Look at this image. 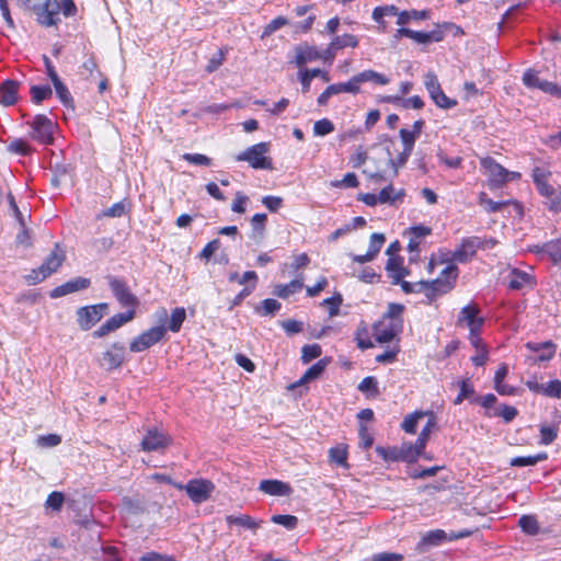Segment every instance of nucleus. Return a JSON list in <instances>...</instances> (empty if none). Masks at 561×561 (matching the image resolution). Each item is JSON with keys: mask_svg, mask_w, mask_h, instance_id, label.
I'll return each mask as SVG.
<instances>
[{"mask_svg": "<svg viewBox=\"0 0 561 561\" xmlns=\"http://www.w3.org/2000/svg\"><path fill=\"white\" fill-rule=\"evenodd\" d=\"M518 525L529 536H536L540 531L539 523L534 515H523L518 520Z\"/></svg>", "mask_w": 561, "mask_h": 561, "instance_id": "c9c22d12", "label": "nucleus"}, {"mask_svg": "<svg viewBox=\"0 0 561 561\" xmlns=\"http://www.w3.org/2000/svg\"><path fill=\"white\" fill-rule=\"evenodd\" d=\"M266 220H267V216H266V214H263V213L255 214L251 219L252 229H253L254 233H256L259 237L263 236V232L265 230Z\"/></svg>", "mask_w": 561, "mask_h": 561, "instance_id": "680f3d73", "label": "nucleus"}, {"mask_svg": "<svg viewBox=\"0 0 561 561\" xmlns=\"http://www.w3.org/2000/svg\"><path fill=\"white\" fill-rule=\"evenodd\" d=\"M545 397L561 399V380H550L545 386Z\"/></svg>", "mask_w": 561, "mask_h": 561, "instance_id": "e2e57ef3", "label": "nucleus"}, {"mask_svg": "<svg viewBox=\"0 0 561 561\" xmlns=\"http://www.w3.org/2000/svg\"><path fill=\"white\" fill-rule=\"evenodd\" d=\"M108 287L118 304L124 308L135 309L139 304L138 298L130 291L125 279L107 275Z\"/></svg>", "mask_w": 561, "mask_h": 561, "instance_id": "0eeeda50", "label": "nucleus"}, {"mask_svg": "<svg viewBox=\"0 0 561 561\" xmlns=\"http://www.w3.org/2000/svg\"><path fill=\"white\" fill-rule=\"evenodd\" d=\"M124 505L131 514H142L146 511L145 503L137 497H125Z\"/></svg>", "mask_w": 561, "mask_h": 561, "instance_id": "4d7b16f0", "label": "nucleus"}, {"mask_svg": "<svg viewBox=\"0 0 561 561\" xmlns=\"http://www.w3.org/2000/svg\"><path fill=\"white\" fill-rule=\"evenodd\" d=\"M377 454L386 461H400L398 447H381L376 448Z\"/></svg>", "mask_w": 561, "mask_h": 561, "instance_id": "13d9d810", "label": "nucleus"}, {"mask_svg": "<svg viewBox=\"0 0 561 561\" xmlns=\"http://www.w3.org/2000/svg\"><path fill=\"white\" fill-rule=\"evenodd\" d=\"M558 436V427L551 425H541L540 426V444L541 445H550L552 444Z\"/></svg>", "mask_w": 561, "mask_h": 561, "instance_id": "09e8293b", "label": "nucleus"}, {"mask_svg": "<svg viewBox=\"0 0 561 561\" xmlns=\"http://www.w3.org/2000/svg\"><path fill=\"white\" fill-rule=\"evenodd\" d=\"M474 394V388L469 378H465L459 381V393L454 400V404L458 405L463 402V400L470 398Z\"/></svg>", "mask_w": 561, "mask_h": 561, "instance_id": "79ce46f5", "label": "nucleus"}, {"mask_svg": "<svg viewBox=\"0 0 561 561\" xmlns=\"http://www.w3.org/2000/svg\"><path fill=\"white\" fill-rule=\"evenodd\" d=\"M476 531H478L477 528L476 529H462L459 531H450L449 534H447L443 529L430 530L422 536L420 542L417 543V550L424 551L430 547L440 546L446 540L454 541V540L467 538V537L472 536Z\"/></svg>", "mask_w": 561, "mask_h": 561, "instance_id": "7ed1b4c3", "label": "nucleus"}, {"mask_svg": "<svg viewBox=\"0 0 561 561\" xmlns=\"http://www.w3.org/2000/svg\"><path fill=\"white\" fill-rule=\"evenodd\" d=\"M186 319V311L183 307L174 308L171 312L169 324L167 328V331L171 332H179L181 330V327L183 322Z\"/></svg>", "mask_w": 561, "mask_h": 561, "instance_id": "e433bc0d", "label": "nucleus"}, {"mask_svg": "<svg viewBox=\"0 0 561 561\" xmlns=\"http://www.w3.org/2000/svg\"><path fill=\"white\" fill-rule=\"evenodd\" d=\"M354 81L357 83L359 88L362 83L366 82H371L377 85H386L390 82V79L382 73L368 69L355 75Z\"/></svg>", "mask_w": 561, "mask_h": 561, "instance_id": "b1692460", "label": "nucleus"}, {"mask_svg": "<svg viewBox=\"0 0 561 561\" xmlns=\"http://www.w3.org/2000/svg\"><path fill=\"white\" fill-rule=\"evenodd\" d=\"M480 245V237L462 239L460 245L453 252L451 259L458 263H468L476 255Z\"/></svg>", "mask_w": 561, "mask_h": 561, "instance_id": "2eb2a0df", "label": "nucleus"}, {"mask_svg": "<svg viewBox=\"0 0 561 561\" xmlns=\"http://www.w3.org/2000/svg\"><path fill=\"white\" fill-rule=\"evenodd\" d=\"M259 490L274 496H287L291 492L289 484L278 480H262Z\"/></svg>", "mask_w": 561, "mask_h": 561, "instance_id": "4be33fe9", "label": "nucleus"}, {"mask_svg": "<svg viewBox=\"0 0 561 561\" xmlns=\"http://www.w3.org/2000/svg\"><path fill=\"white\" fill-rule=\"evenodd\" d=\"M329 458L332 462H335L341 466H346L347 450L345 447L342 446L332 447L329 450Z\"/></svg>", "mask_w": 561, "mask_h": 561, "instance_id": "3c124183", "label": "nucleus"}, {"mask_svg": "<svg viewBox=\"0 0 561 561\" xmlns=\"http://www.w3.org/2000/svg\"><path fill=\"white\" fill-rule=\"evenodd\" d=\"M430 16V12L427 10H410V11H402L400 14H398L397 24L400 26H403L408 24L411 20L414 21H421L426 20Z\"/></svg>", "mask_w": 561, "mask_h": 561, "instance_id": "f704fd0d", "label": "nucleus"}, {"mask_svg": "<svg viewBox=\"0 0 561 561\" xmlns=\"http://www.w3.org/2000/svg\"><path fill=\"white\" fill-rule=\"evenodd\" d=\"M399 448L400 461L413 462L423 453L414 443H403Z\"/></svg>", "mask_w": 561, "mask_h": 561, "instance_id": "7c9ffc66", "label": "nucleus"}, {"mask_svg": "<svg viewBox=\"0 0 561 561\" xmlns=\"http://www.w3.org/2000/svg\"><path fill=\"white\" fill-rule=\"evenodd\" d=\"M479 203L488 213H497L504 206L508 204V202H495L488 197L485 193H481L479 197Z\"/></svg>", "mask_w": 561, "mask_h": 561, "instance_id": "a18cd8bd", "label": "nucleus"}, {"mask_svg": "<svg viewBox=\"0 0 561 561\" xmlns=\"http://www.w3.org/2000/svg\"><path fill=\"white\" fill-rule=\"evenodd\" d=\"M481 168L489 175V182L491 187H500L504 183L518 179L519 173L510 172L500 163H497L492 157H485L480 160Z\"/></svg>", "mask_w": 561, "mask_h": 561, "instance_id": "423d86ee", "label": "nucleus"}, {"mask_svg": "<svg viewBox=\"0 0 561 561\" xmlns=\"http://www.w3.org/2000/svg\"><path fill=\"white\" fill-rule=\"evenodd\" d=\"M170 437L157 428L148 430L141 440V448L146 451H160L170 445Z\"/></svg>", "mask_w": 561, "mask_h": 561, "instance_id": "dca6fc26", "label": "nucleus"}, {"mask_svg": "<svg viewBox=\"0 0 561 561\" xmlns=\"http://www.w3.org/2000/svg\"><path fill=\"white\" fill-rule=\"evenodd\" d=\"M318 58V51L313 47L309 46H297L296 47V64L302 66L308 61Z\"/></svg>", "mask_w": 561, "mask_h": 561, "instance_id": "58836bf2", "label": "nucleus"}, {"mask_svg": "<svg viewBox=\"0 0 561 561\" xmlns=\"http://www.w3.org/2000/svg\"><path fill=\"white\" fill-rule=\"evenodd\" d=\"M404 557L397 552H379L371 556L369 561H403Z\"/></svg>", "mask_w": 561, "mask_h": 561, "instance_id": "774afa93", "label": "nucleus"}, {"mask_svg": "<svg viewBox=\"0 0 561 561\" xmlns=\"http://www.w3.org/2000/svg\"><path fill=\"white\" fill-rule=\"evenodd\" d=\"M327 367V360L320 359L316 364H313L311 367H309L306 373L302 375V377L295 383L290 386L291 389L305 385L311 380L317 379L321 376V374L324 371Z\"/></svg>", "mask_w": 561, "mask_h": 561, "instance_id": "a878e982", "label": "nucleus"}, {"mask_svg": "<svg viewBox=\"0 0 561 561\" xmlns=\"http://www.w3.org/2000/svg\"><path fill=\"white\" fill-rule=\"evenodd\" d=\"M409 38L413 39L417 44H430L433 42H442L444 39V33L439 30H433L431 32L413 31L410 28Z\"/></svg>", "mask_w": 561, "mask_h": 561, "instance_id": "393cba45", "label": "nucleus"}, {"mask_svg": "<svg viewBox=\"0 0 561 561\" xmlns=\"http://www.w3.org/2000/svg\"><path fill=\"white\" fill-rule=\"evenodd\" d=\"M34 13L36 14V20L41 25L46 27L57 25L60 21V3L58 0L44 1L43 4L39 5V9H36Z\"/></svg>", "mask_w": 561, "mask_h": 561, "instance_id": "f8f14e48", "label": "nucleus"}, {"mask_svg": "<svg viewBox=\"0 0 561 561\" xmlns=\"http://www.w3.org/2000/svg\"><path fill=\"white\" fill-rule=\"evenodd\" d=\"M522 80L527 88H536L543 91L545 93L561 96V88L558 84L547 80H541L538 77V73L531 69L524 72Z\"/></svg>", "mask_w": 561, "mask_h": 561, "instance_id": "4468645a", "label": "nucleus"}, {"mask_svg": "<svg viewBox=\"0 0 561 561\" xmlns=\"http://www.w3.org/2000/svg\"><path fill=\"white\" fill-rule=\"evenodd\" d=\"M526 347L536 354L534 358L535 362H548L556 353V345L551 341L543 343L528 342Z\"/></svg>", "mask_w": 561, "mask_h": 561, "instance_id": "412c9836", "label": "nucleus"}, {"mask_svg": "<svg viewBox=\"0 0 561 561\" xmlns=\"http://www.w3.org/2000/svg\"><path fill=\"white\" fill-rule=\"evenodd\" d=\"M423 414L422 413H413V414H409L404 421L402 422V428L404 432L409 433V434H414L415 431H416V426H417V421L420 417H422Z\"/></svg>", "mask_w": 561, "mask_h": 561, "instance_id": "69168bd1", "label": "nucleus"}, {"mask_svg": "<svg viewBox=\"0 0 561 561\" xmlns=\"http://www.w3.org/2000/svg\"><path fill=\"white\" fill-rule=\"evenodd\" d=\"M357 389L360 391V392H370L373 393L374 396H377L379 393V389H378V381L376 379V377L374 376H368V377H365L358 385Z\"/></svg>", "mask_w": 561, "mask_h": 561, "instance_id": "8fccbe9b", "label": "nucleus"}, {"mask_svg": "<svg viewBox=\"0 0 561 561\" xmlns=\"http://www.w3.org/2000/svg\"><path fill=\"white\" fill-rule=\"evenodd\" d=\"M404 196V191L400 190L396 194H393V186L389 184L388 186L383 187L379 194L378 199L379 204H396L398 201H401Z\"/></svg>", "mask_w": 561, "mask_h": 561, "instance_id": "4c0bfd02", "label": "nucleus"}, {"mask_svg": "<svg viewBox=\"0 0 561 561\" xmlns=\"http://www.w3.org/2000/svg\"><path fill=\"white\" fill-rule=\"evenodd\" d=\"M51 83H53L56 94H57L59 101L62 103V105H65L66 107H69V108H75L72 95H71L70 91L68 90V88L60 80V78L57 79V81H53Z\"/></svg>", "mask_w": 561, "mask_h": 561, "instance_id": "72a5a7b5", "label": "nucleus"}, {"mask_svg": "<svg viewBox=\"0 0 561 561\" xmlns=\"http://www.w3.org/2000/svg\"><path fill=\"white\" fill-rule=\"evenodd\" d=\"M182 158H183V160L187 161L188 163H192L195 165L208 167L211 164V159L202 153H184L182 156Z\"/></svg>", "mask_w": 561, "mask_h": 561, "instance_id": "bf43d9fd", "label": "nucleus"}, {"mask_svg": "<svg viewBox=\"0 0 561 561\" xmlns=\"http://www.w3.org/2000/svg\"><path fill=\"white\" fill-rule=\"evenodd\" d=\"M174 485L179 489H184L188 497L196 504L207 501L215 489L213 482L203 479L191 480L185 486L181 484Z\"/></svg>", "mask_w": 561, "mask_h": 561, "instance_id": "9d476101", "label": "nucleus"}, {"mask_svg": "<svg viewBox=\"0 0 561 561\" xmlns=\"http://www.w3.org/2000/svg\"><path fill=\"white\" fill-rule=\"evenodd\" d=\"M304 287L302 278H295L288 284L282 285L278 284L274 288V294L283 299L288 298L290 295H294L295 293L301 290Z\"/></svg>", "mask_w": 561, "mask_h": 561, "instance_id": "c85d7f7f", "label": "nucleus"}, {"mask_svg": "<svg viewBox=\"0 0 561 561\" xmlns=\"http://www.w3.org/2000/svg\"><path fill=\"white\" fill-rule=\"evenodd\" d=\"M386 238L382 233L375 232L370 236L368 253L376 257L381 247L383 245Z\"/></svg>", "mask_w": 561, "mask_h": 561, "instance_id": "5fc2aeb1", "label": "nucleus"}, {"mask_svg": "<svg viewBox=\"0 0 561 561\" xmlns=\"http://www.w3.org/2000/svg\"><path fill=\"white\" fill-rule=\"evenodd\" d=\"M65 259V252L59 248L58 244H56L55 249L44 260L42 265L31 271V273L26 276V280L30 284H38L43 282L59 270Z\"/></svg>", "mask_w": 561, "mask_h": 561, "instance_id": "f03ea898", "label": "nucleus"}, {"mask_svg": "<svg viewBox=\"0 0 561 561\" xmlns=\"http://www.w3.org/2000/svg\"><path fill=\"white\" fill-rule=\"evenodd\" d=\"M282 305L276 299L267 298L264 299L260 307L255 308V311L263 317L274 316L279 309Z\"/></svg>", "mask_w": 561, "mask_h": 561, "instance_id": "37998d69", "label": "nucleus"}, {"mask_svg": "<svg viewBox=\"0 0 561 561\" xmlns=\"http://www.w3.org/2000/svg\"><path fill=\"white\" fill-rule=\"evenodd\" d=\"M547 458V453H539L534 456H519L512 458L510 465L512 467H530L537 465L540 461L546 460Z\"/></svg>", "mask_w": 561, "mask_h": 561, "instance_id": "2f4dec72", "label": "nucleus"}, {"mask_svg": "<svg viewBox=\"0 0 561 561\" xmlns=\"http://www.w3.org/2000/svg\"><path fill=\"white\" fill-rule=\"evenodd\" d=\"M30 93L32 102L35 104H41L44 100H47L51 96L53 91L49 85H32Z\"/></svg>", "mask_w": 561, "mask_h": 561, "instance_id": "a19ab883", "label": "nucleus"}, {"mask_svg": "<svg viewBox=\"0 0 561 561\" xmlns=\"http://www.w3.org/2000/svg\"><path fill=\"white\" fill-rule=\"evenodd\" d=\"M411 153L412 151L403 148V151L398 156V158L393 159L388 150V164L393 169V176L398 174V169L408 162Z\"/></svg>", "mask_w": 561, "mask_h": 561, "instance_id": "49530a36", "label": "nucleus"}, {"mask_svg": "<svg viewBox=\"0 0 561 561\" xmlns=\"http://www.w3.org/2000/svg\"><path fill=\"white\" fill-rule=\"evenodd\" d=\"M65 497L61 492L54 491L51 492L47 500H46V506L51 508L53 511H60L64 504Z\"/></svg>", "mask_w": 561, "mask_h": 561, "instance_id": "0e129e2a", "label": "nucleus"}, {"mask_svg": "<svg viewBox=\"0 0 561 561\" xmlns=\"http://www.w3.org/2000/svg\"><path fill=\"white\" fill-rule=\"evenodd\" d=\"M334 130L333 123L328 118L317 121L313 125V134L316 136H325Z\"/></svg>", "mask_w": 561, "mask_h": 561, "instance_id": "6e6d98bb", "label": "nucleus"}, {"mask_svg": "<svg viewBox=\"0 0 561 561\" xmlns=\"http://www.w3.org/2000/svg\"><path fill=\"white\" fill-rule=\"evenodd\" d=\"M108 310L107 302L80 307L76 311L77 323L82 331H89L108 313Z\"/></svg>", "mask_w": 561, "mask_h": 561, "instance_id": "39448f33", "label": "nucleus"}, {"mask_svg": "<svg viewBox=\"0 0 561 561\" xmlns=\"http://www.w3.org/2000/svg\"><path fill=\"white\" fill-rule=\"evenodd\" d=\"M226 522L230 526L237 525L242 528L250 529L252 531H255L257 528H260V526L262 524L261 520L257 522L249 515H239V516L228 515V516H226Z\"/></svg>", "mask_w": 561, "mask_h": 561, "instance_id": "cd10ccee", "label": "nucleus"}, {"mask_svg": "<svg viewBox=\"0 0 561 561\" xmlns=\"http://www.w3.org/2000/svg\"><path fill=\"white\" fill-rule=\"evenodd\" d=\"M358 46V39L356 36L352 34H344L341 36H335L329 47V50H339L343 49L345 47H357Z\"/></svg>", "mask_w": 561, "mask_h": 561, "instance_id": "473e14b6", "label": "nucleus"}, {"mask_svg": "<svg viewBox=\"0 0 561 561\" xmlns=\"http://www.w3.org/2000/svg\"><path fill=\"white\" fill-rule=\"evenodd\" d=\"M90 285V278L79 276L55 287L49 293V297L53 299L60 298L72 293L84 290L89 288Z\"/></svg>", "mask_w": 561, "mask_h": 561, "instance_id": "f3484780", "label": "nucleus"}, {"mask_svg": "<svg viewBox=\"0 0 561 561\" xmlns=\"http://www.w3.org/2000/svg\"><path fill=\"white\" fill-rule=\"evenodd\" d=\"M458 272L455 264H448L436 279L426 282L423 293L427 298V304H432L437 297L447 294L455 287Z\"/></svg>", "mask_w": 561, "mask_h": 561, "instance_id": "f257e3e1", "label": "nucleus"}, {"mask_svg": "<svg viewBox=\"0 0 561 561\" xmlns=\"http://www.w3.org/2000/svg\"><path fill=\"white\" fill-rule=\"evenodd\" d=\"M271 520L288 530L295 529L298 524V518L294 515H273Z\"/></svg>", "mask_w": 561, "mask_h": 561, "instance_id": "603ef678", "label": "nucleus"}, {"mask_svg": "<svg viewBox=\"0 0 561 561\" xmlns=\"http://www.w3.org/2000/svg\"><path fill=\"white\" fill-rule=\"evenodd\" d=\"M334 95L339 93H352L357 94L360 90L357 83L354 81V76L347 82L330 84Z\"/></svg>", "mask_w": 561, "mask_h": 561, "instance_id": "c03bdc74", "label": "nucleus"}, {"mask_svg": "<svg viewBox=\"0 0 561 561\" xmlns=\"http://www.w3.org/2000/svg\"><path fill=\"white\" fill-rule=\"evenodd\" d=\"M321 346L319 344H307L301 350V360L307 364L321 355Z\"/></svg>", "mask_w": 561, "mask_h": 561, "instance_id": "de8ad7c7", "label": "nucleus"}, {"mask_svg": "<svg viewBox=\"0 0 561 561\" xmlns=\"http://www.w3.org/2000/svg\"><path fill=\"white\" fill-rule=\"evenodd\" d=\"M30 124L33 139L44 145L53 142L55 125L46 115H36Z\"/></svg>", "mask_w": 561, "mask_h": 561, "instance_id": "9b49d317", "label": "nucleus"}, {"mask_svg": "<svg viewBox=\"0 0 561 561\" xmlns=\"http://www.w3.org/2000/svg\"><path fill=\"white\" fill-rule=\"evenodd\" d=\"M165 333L167 328L163 324L152 327L149 330L136 336L131 341L129 348L134 353L144 352L151 347L152 345L160 342L164 337Z\"/></svg>", "mask_w": 561, "mask_h": 561, "instance_id": "1a4fd4ad", "label": "nucleus"}, {"mask_svg": "<svg viewBox=\"0 0 561 561\" xmlns=\"http://www.w3.org/2000/svg\"><path fill=\"white\" fill-rule=\"evenodd\" d=\"M538 252L547 254L553 264H559L561 262V239L542 244Z\"/></svg>", "mask_w": 561, "mask_h": 561, "instance_id": "c756f323", "label": "nucleus"}, {"mask_svg": "<svg viewBox=\"0 0 561 561\" xmlns=\"http://www.w3.org/2000/svg\"><path fill=\"white\" fill-rule=\"evenodd\" d=\"M125 359V346L114 343L110 350L102 354L101 365L106 370H113L122 366Z\"/></svg>", "mask_w": 561, "mask_h": 561, "instance_id": "a211bd4d", "label": "nucleus"}, {"mask_svg": "<svg viewBox=\"0 0 561 561\" xmlns=\"http://www.w3.org/2000/svg\"><path fill=\"white\" fill-rule=\"evenodd\" d=\"M425 88L434 101V103L444 110L453 108L457 105V101L448 98L442 90L437 76L433 72H427L424 78Z\"/></svg>", "mask_w": 561, "mask_h": 561, "instance_id": "6e6552de", "label": "nucleus"}, {"mask_svg": "<svg viewBox=\"0 0 561 561\" xmlns=\"http://www.w3.org/2000/svg\"><path fill=\"white\" fill-rule=\"evenodd\" d=\"M531 284V276L527 272L514 268L508 275V287L514 290H519L527 285Z\"/></svg>", "mask_w": 561, "mask_h": 561, "instance_id": "bb28decb", "label": "nucleus"}, {"mask_svg": "<svg viewBox=\"0 0 561 561\" xmlns=\"http://www.w3.org/2000/svg\"><path fill=\"white\" fill-rule=\"evenodd\" d=\"M400 323L386 322V320L376 323L373 327L374 336L378 343L391 342L394 336L401 332Z\"/></svg>", "mask_w": 561, "mask_h": 561, "instance_id": "aec40b11", "label": "nucleus"}, {"mask_svg": "<svg viewBox=\"0 0 561 561\" xmlns=\"http://www.w3.org/2000/svg\"><path fill=\"white\" fill-rule=\"evenodd\" d=\"M479 312L480 309L477 305L470 304L465 306L460 310L457 321L458 325L466 323V325L469 328V331L481 330L482 325L484 324V319L478 317Z\"/></svg>", "mask_w": 561, "mask_h": 561, "instance_id": "6ab92c4d", "label": "nucleus"}, {"mask_svg": "<svg viewBox=\"0 0 561 561\" xmlns=\"http://www.w3.org/2000/svg\"><path fill=\"white\" fill-rule=\"evenodd\" d=\"M136 316L135 309H129L126 312L116 313L107 319L98 330L93 332L94 337H103L108 333L119 329L125 323L131 321Z\"/></svg>", "mask_w": 561, "mask_h": 561, "instance_id": "ddd939ff", "label": "nucleus"}, {"mask_svg": "<svg viewBox=\"0 0 561 561\" xmlns=\"http://www.w3.org/2000/svg\"><path fill=\"white\" fill-rule=\"evenodd\" d=\"M19 83L14 80H5L0 84V103L11 106L18 99Z\"/></svg>", "mask_w": 561, "mask_h": 561, "instance_id": "5701e85b", "label": "nucleus"}, {"mask_svg": "<svg viewBox=\"0 0 561 561\" xmlns=\"http://www.w3.org/2000/svg\"><path fill=\"white\" fill-rule=\"evenodd\" d=\"M404 310V306L401 304L390 302L387 308V312L383 316L385 320H389L391 323H400V327L403 325L402 312Z\"/></svg>", "mask_w": 561, "mask_h": 561, "instance_id": "ea45409f", "label": "nucleus"}, {"mask_svg": "<svg viewBox=\"0 0 561 561\" xmlns=\"http://www.w3.org/2000/svg\"><path fill=\"white\" fill-rule=\"evenodd\" d=\"M268 150V142H259L240 152L236 159L248 162L253 169L272 170L271 159L266 157Z\"/></svg>", "mask_w": 561, "mask_h": 561, "instance_id": "20e7f679", "label": "nucleus"}, {"mask_svg": "<svg viewBox=\"0 0 561 561\" xmlns=\"http://www.w3.org/2000/svg\"><path fill=\"white\" fill-rule=\"evenodd\" d=\"M8 150L20 156H27L31 152L28 144L23 139H15L9 146Z\"/></svg>", "mask_w": 561, "mask_h": 561, "instance_id": "052dcab7", "label": "nucleus"}, {"mask_svg": "<svg viewBox=\"0 0 561 561\" xmlns=\"http://www.w3.org/2000/svg\"><path fill=\"white\" fill-rule=\"evenodd\" d=\"M8 203L11 210L12 216L16 219L20 226H25L26 224V216L20 210L15 198L11 192L8 193Z\"/></svg>", "mask_w": 561, "mask_h": 561, "instance_id": "864d4df0", "label": "nucleus"}, {"mask_svg": "<svg viewBox=\"0 0 561 561\" xmlns=\"http://www.w3.org/2000/svg\"><path fill=\"white\" fill-rule=\"evenodd\" d=\"M331 185L334 187H356L358 180L355 173L350 172L346 173L342 180L333 181Z\"/></svg>", "mask_w": 561, "mask_h": 561, "instance_id": "338daca9", "label": "nucleus"}]
</instances>
